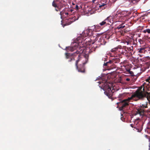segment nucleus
<instances>
[{
  "label": "nucleus",
  "mask_w": 150,
  "mask_h": 150,
  "mask_svg": "<svg viewBox=\"0 0 150 150\" xmlns=\"http://www.w3.org/2000/svg\"><path fill=\"white\" fill-rule=\"evenodd\" d=\"M107 24V21H105V20L104 21H102L101 23H100L99 24L101 26H103V25H104L105 24Z\"/></svg>",
  "instance_id": "obj_18"
},
{
  "label": "nucleus",
  "mask_w": 150,
  "mask_h": 150,
  "mask_svg": "<svg viewBox=\"0 0 150 150\" xmlns=\"http://www.w3.org/2000/svg\"><path fill=\"white\" fill-rule=\"evenodd\" d=\"M124 23H122V24H120L117 27V28L119 29L121 28H124L125 27V25H123Z\"/></svg>",
  "instance_id": "obj_17"
},
{
  "label": "nucleus",
  "mask_w": 150,
  "mask_h": 150,
  "mask_svg": "<svg viewBox=\"0 0 150 150\" xmlns=\"http://www.w3.org/2000/svg\"><path fill=\"white\" fill-rule=\"evenodd\" d=\"M145 137L146 138L148 139L149 141L150 142V137L149 136L147 135H145Z\"/></svg>",
  "instance_id": "obj_23"
},
{
  "label": "nucleus",
  "mask_w": 150,
  "mask_h": 150,
  "mask_svg": "<svg viewBox=\"0 0 150 150\" xmlns=\"http://www.w3.org/2000/svg\"><path fill=\"white\" fill-rule=\"evenodd\" d=\"M127 71L128 72V73H129L131 74V75L132 76H134V73L133 72V71H131L130 69L129 70H127Z\"/></svg>",
  "instance_id": "obj_20"
},
{
  "label": "nucleus",
  "mask_w": 150,
  "mask_h": 150,
  "mask_svg": "<svg viewBox=\"0 0 150 150\" xmlns=\"http://www.w3.org/2000/svg\"><path fill=\"white\" fill-rule=\"evenodd\" d=\"M71 4H72V6H74L75 5V4L73 2Z\"/></svg>",
  "instance_id": "obj_34"
},
{
  "label": "nucleus",
  "mask_w": 150,
  "mask_h": 150,
  "mask_svg": "<svg viewBox=\"0 0 150 150\" xmlns=\"http://www.w3.org/2000/svg\"><path fill=\"white\" fill-rule=\"evenodd\" d=\"M114 19L113 16H110L108 17L105 19V21H107V24L110 25V24L112 23L113 19Z\"/></svg>",
  "instance_id": "obj_10"
},
{
  "label": "nucleus",
  "mask_w": 150,
  "mask_h": 150,
  "mask_svg": "<svg viewBox=\"0 0 150 150\" xmlns=\"http://www.w3.org/2000/svg\"><path fill=\"white\" fill-rule=\"evenodd\" d=\"M94 27V30L96 31L97 29H99L100 28V26L99 25H95L92 27Z\"/></svg>",
  "instance_id": "obj_16"
},
{
  "label": "nucleus",
  "mask_w": 150,
  "mask_h": 150,
  "mask_svg": "<svg viewBox=\"0 0 150 150\" xmlns=\"http://www.w3.org/2000/svg\"><path fill=\"white\" fill-rule=\"evenodd\" d=\"M150 66V63L149 62H146L142 66L141 70L142 71H145L146 69H149Z\"/></svg>",
  "instance_id": "obj_8"
},
{
  "label": "nucleus",
  "mask_w": 150,
  "mask_h": 150,
  "mask_svg": "<svg viewBox=\"0 0 150 150\" xmlns=\"http://www.w3.org/2000/svg\"><path fill=\"white\" fill-rule=\"evenodd\" d=\"M94 42H92V44H94Z\"/></svg>",
  "instance_id": "obj_40"
},
{
  "label": "nucleus",
  "mask_w": 150,
  "mask_h": 150,
  "mask_svg": "<svg viewBox=\"0 0 150 150\" xmlns=\"http://www.w3.org/2000/svg\"><path fill=\"white\" fill-rule=\"evenodd\" d=\"M55 10L57 11H59L58 10L57 8H56Z\"/></svg>",
  "instance_id": "obj_37"
},
{
  "label": "nucleus",
  "mask_w": 150,
  "mask_h": 150,
  "mask_svg": "<svg viewBox=\"0 0 150 150\" xmlns=\"http://www.w3.org/2000/svg\"><path fill=\"white\" fill-rule=\"evenodd\" d=\"M138 42L140 43V44L142 43V40L141 39H139L138 40Z\"/></svg>",
  "instance_id": "obj_27"
},
{
  "label": "nucleus",
  "mask_w": 150,
  "mask_h": 150,
  "mask_svg": "<svg viewBox=\"0 0 150 150\" xmlns=\"http://www.w3.org/2000/svg\"><path fill=\"white\" fill-rule=\"evenodd\" d=\"M129 42H127V45L129 44Z\"/></svg>",
  "instance_id": "obj_39"
},
{
  "label": "nucleus",
  "mask_w": 150,
  "mask_h": 150,
  "mask_svg": "<svg viewBox=\"0 0 150 150\" xmlns=\"http://www.w3.org/2000/svg\"><path fill=\"white\" fill-rule=\"evenodd\" d=\"M126 81H128L130 80V79L129 78H127L126 79Z\"/></svg>",
  "instance_id": "obj_31"
},
{
  "label": "nucleus",
  "mask_w": 150,
  "mask_h": 150,
  "mask_svg": "<svg viewBox=\"0 0 150 150\" xmlns=\"http://www.w3.org/2000/svg\"><path fill=\"white\" fill-rule=\"evenodd\" d=\"M140 119L139 118H138L134 122V124H131L130 126L132 127H134V128H135L138 131V132H141L142 130L141 129H139L138 128L136 127H137V126H136L137 124L138 123V121Z\"/></svg>",
  "instance_id": "obj_9"
},
{
  "label": "nucleus",
  "mask_w": 150,
  "mask_h": 150,
  "mask_svg": "<svg viewBox=\"0 0 150 150\" xmlns=\"http://www.w3.org/2000/svg\"><path fill=\"white\" fill-rule=\"evenodd\" d=\"M144 96L142 94L141 92H135L130 97L128 98L127 99H125L120 102H117L116 104L118 105L120 104L122 108H123L126 106L128 105L129 101L133 99V100L137 101L138 99L142 98Z\"/></svg>",
  "instance_id": "obj_3"
},
{
  "label": "nucleus",
  "mask_w": 150,
  "mask_h": 150,
  "mask_svg": "<svg viewBox=\"0 0 150 150\" xmlns=\"http://www.w3.org/2000/svg\"><path fill=\"white\" fill-rule=\"evenodd\" d=\"M108 62V64H109V63L111 64L112 63V61L110 60L108 62Z\"/></svg>",
  "instance_id": "obj_33"
},
{
  "label": "nucleus",
  "mask_w": 150,
  "mask_h": 150,
  "mask_svg": "<svg viewBox=\"0 0 150 150\" xmlns=\"http://www.w3.org/2000/svg\"><path fill=\"white\" fill-rule=\"evenodd\" d=\"M146 81V82L144 83L136 92H140L144 96L142 98L138 99V100H143L145 98L149 101L150 94L147 91H150V82L149 81Z\"/></svg>",
  "instance_id": "obj_2"
},
{
  "label": "nucleus",
  "mask_w": 150,
  "mask_h": 150,
  "mask_svg": "<svg viewBox=\"0 0 150 150\" xmlns=\"http://www.w3.org/2000/svg\"><path fill=\"white\" fill-rule=\"evenodd\" d=\"M52 5L54 7H57V5L55 3L54 1L52 3Z\"/></svg>",
  "instance_id": "obj_22"
},
{
  "label": "nucleus",
  "mask_w": 150,
  "mask_h": 150,
  "mask_svg": "<svg viewBox=\"0 0 150 150\" xmlns=\"http://www.w3.org/2000/svg\"><path fill=\"white\" fill-rule=\"evenodd\" d=\"M121 45H118L117 47L112 49L111 51L112 52L115 53L119 49H121Z\"/></svg>",
  "instance_id": "obj_11"
},
{
  "label": "nucleus",
  "mask_w": 150,
  "mask_h": 150,
  "mask_svg": "<svg viewBox=\"0 0 150 150\" xmlns=\"http://www.w3.org/2000/svg\"><path fill=\"white\" fill-rule=\"evenodd\" d=\"M99 7L102 9H104L107 7L106 4L104 3H103L101 5L99 4Z\"/></svg>",
  "instance_id": "obj_14"
},
{
  "label": "nucleus",
  "mask_w": 150,
  "mask_h": 150,
  "mask_svg": "<svg viewBox=\"0 0 150 150\" xmlns=\"http://www.w3.org/2000/svg\"><path fill=\"white\" fill-rule=\"evenodd\" d=\"M114 19H115L116 20H122L123 18V16L122 13L117 12L115 14L113 15Z\"/></svg>",
  "instance_id": "obj_7"
},
{
  "label": "nucleus",
  "mask_w": 150,
  "mask_h": 150,
  "mask_svg": "<svg viewBox=\"0 0 150 150\" xmlns=\"http://www.w3.org/2000/svg\"><path fill=\"white\" fill-rule=\"evenodd\" d=\"M94 29L89 28L88 27V29L84 30L81 34H80L79 37H81L82 39L87 36H91L93 35V31Z\"/></svg>",
  "instance_id": "obj_6"
},
{
  "label": "nucleus",
  "mask_w": 150,
  "mask_h": 150,
  "mask_svg": "<svg viewBox=\"0 0 150 150\" xmlns=\"http://www.w3.org/2000/svg\"><path fill=\"white\" fill-rule=\"evenodd\" d=\"M142 32L144 33H147L148 34H150V29H146L142 31Z\"/></svg>",
  "instance_id": "obj_15"
},
{
  "label": "nucleus",
  "mask_w": 150,
  "mask_h": 150,
  "mask_svg": "<svg viewBox=\"0 0 150 150\" xmlns=\"http://www.w3.org/2000/svg\"><path fill=\"white\" fill-rule=\"evenodd\" d=\"M131 2H132L133 3H136V0H129Z\"/></svg>",
  "instance_id": "obj_26"
},
{
  "label": "nucleus",
  "mask_w": 150,
  "mask_h": 150,
  "mask_svg": "<svg viewBox=\"0 0 150 150\" xmlns=\"http://www.w3.org/2000/svg\"><path fill=\"white\" fill-rule=\"evenodd\" d=\"M95 1H96V0H92V1L93 2H94Z\"/></svg>",
  "instance_id": "obj_38"
},
{
  "label": "nucleus",
  "mask_w": 150,
  "mask_h": 150,
  "mask_svg": "<svg viewBox=\"0 0 150 150\" xmlns=\"http://www.w3.org/2000/svg\"><path fill=\"white\" fill-rule=\"evenodd\" d=\"M140 0H136V2H137L139 1Z\"/></svg>",
  "instance_id": "obj_36"
},
{
  "label": "nucleus",
  "mask_w": 150,
  "mask_h": 150,
  "mask_svg": "<svg viewBox=\"0 0 150 150\" xmlns=\"http://www.w3.org/2000/svg\"><path fill=\"white\" fill-rule=\"evenodd\" d=\"M133 48V46H132L131 47H129V48H126L125 49V50H129V51H131V50H132Z\"/></svg>",
  "instance_id": "obj_21"
},
{
  "label": "nucleus",
  "mask_w": 150,
  "mask_h": 150,
  "mask_svg": "<svg viewBox=\"0 0 150 150\" xmlns=\"http://www.w3.org/2000/svg\"><path fill=\"white\" fill-rule=\"evenodd\" d=\"M73 21H71V20L70 18L68 20V21L67 22H66V23L64 24V26H66L67 25H69L71 24L72 22Z\"/></svg>",
  "instance_id": "obj_13"
},
{
  "label": "nucleus",
  "mask_w": 150,
  "mask_h": 150,
  "mask_svg": "<svg viewBox=\"0 0 150 150\" xmlns=\"http://www.w3.org/2000/svg\"><path fill=\"white\" fill-rule=\"evenodd\" d=\"M103 87L104 90L105 91L104 92L105 94L109 98H111L113 93L112 90H111L112 88L107 83L104 84Z\"/></svg>",
  "instance_id": "obj_5"
},
{
  "label": "nucleus",
  "mask_w": 150,
  "mask_h": 150,
  "mask_svg": "<svg viewBox=\"0 0 150 150\" xmlns=\"http://www.w3.org/2000/svg\"><path fill=\"white\" fill-rule=\"evenodd\" d=\"M67 50H69L71 51H73L74 49H73L72 47H69L67 48Z\"/></svg>",
  "instance_id": "obj_24"
},
{
  "label": "nucleus",
  "mask_w": 150,
  "mask_h": 150,
  "mask_svg": "<svg viewBox=\"0 0 150 150\" xmlns=\"http://www.w3.org/2000/svg\"><path fill=\"white\" fill-rule=\"evenodd\" d=\"M108 62H106V63H104V64H103V65L104 66H107L108 65Z\"/></svg>",
  "instance_id": "obj_30"
},
{
  "label": "nucleus",
  "mask_w": 150,
  "mask_h": 150,
  "mask_svg": "<svg viewBox=\"0 0 150 150\" xmlns=\"http://www.w3.org/2000/svg\"><path fill=\"white\" fill-rule=\"evenodd\" d=\"M147 103L146 102L145 104H141L137 108V110L136 112L134 113V115H139L142 117L144 115L145 110L144 109L147 108Z\"/></svg>",
  "instance_id": "obj_4"
},
{
  "label": "nucleus",
  "mask_w": 150,
  "mask_h": 150,
  "mask_svg": "<svg viewBox=\"0 0 150 150\" xmlns=\"http://www.w3.org/2000/svg\"><path fill=\"white\" fill-rule=\"evenodd\" d=\"M74 9H76V10H78L79 9V7L76 4L75 6L74 7Z\"/></svg>",
  "instance_id": "obj_25"
},
{
  "label": "nucleus",
  "mask_w": 150,
  "mask_h": 150,
  "mask_svg": "<svg viewBox=\"0 0 150 150\" xmlns=\"http://www.w3.org/2000/svg\"><path fill=\"white\" fill-rule=\"evenodd\" d=\"M137 51L138 52L140 53H145V52L146 51L145 48H138L137 49Z\"/></svg>",
  "instance_id": "obj_12"
},
{
  "label": "nucleus",
  "mask_w": 150,
  "mask_h": 150,
  "mask_svg": "<svg viewBox=\"0 0 150 150\" xmlns=\"http://www.w3.org/2000/svg\"><path fill=\"white\" fill-rule=\"evenodd\" d=\"M65 13V12H64V11L63 10V11H62L60 12V15L61 16H65V15H64Z\"/></svg>",
  "instance_id": "obj_19"
},
{
  "label": "nucleus",
  "mask_w": 150,
  "mask_h": 150,
  "mask_svg": "<svg viewBox=\"0 0 150 150\" xmlns=\"http://www.w3.org/2000/svg\"><path fill=\"white\" fill-rule=\"evenodd\" d=\"M68 14V12H65L64 15L65 16H67Z\"/></svg>",
  "instance_id": "obj_32"
},
{
  "label": "nucleus",
  "mask_w": 150,
  "mask_h": 150,
  "mask_svg": "<svg viewBox=\"0 0 150 150\" xmlns=\"http://www.w3.org/2000/svg\"><path fill=\"white\" fill-rule=\"evenodd\" d=\"M84 48L81 47L73 54H71L69 53H65L66 58L68 59V62H71L74 61L75 60V57L76 54H79L77 59L76 61L75 66L79 72L84 73L85 71L84 65L88 61V55L86 54L83 56L80 54L83 52Z\"/></svg>",
  "instance_id": "obj_1"
},
{
  "label": "nucleus",
  "mask_w": 150,
  "mask_h": 150,
  "mask_svg": "<svg viewBox=\"0 0 150 150\" xmlns=\"http://www.w3.org/2000/svg\"><path fill=\"white\" fill-rule=\"evenodd\" d=\"M122 94H120L119 96V97H122Z\"/></svg>",
  "instance_id": "obj_35"
},
{
  "label": "nucleus",
  "mask_w": 150,
  "mask_h": 150,
  "mask_svg": "<svg viewBox=\"0 0 150 150\" xmlns=\"http://www.w3.org/2000/svg\"><path fill=\"white\" fill-rule=\"evenodd\" d=\"M100 35L99 34H98L97 35H96L97 37H96V40H98V39L97 38H98V36H99Z\"/></svg>",
  "instance_id": "obj_29"
},
{
  "label": "nucleus",
  "mask_w": 150,
  "mask_h": 150,
  "mask_svg": "<svg viewBox=\"0 0 150 150\" xmlns=\"http://www.w3.org/2000/svg\"><path fill=\"white\" fill-rule=\"evenodd\" d=\"M146 81H149V82H150V76L146 80Z\"/></svg>",
  "instance_id": "obj_28"
}]
</instances>
